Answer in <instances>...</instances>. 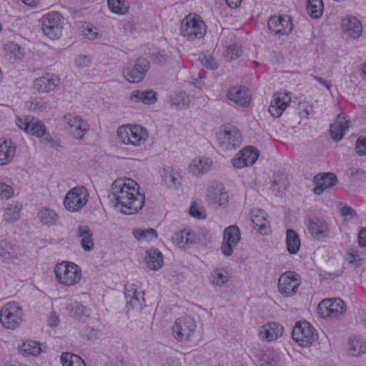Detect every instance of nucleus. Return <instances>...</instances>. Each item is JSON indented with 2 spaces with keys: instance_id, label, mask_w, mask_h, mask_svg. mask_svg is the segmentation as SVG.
<instances>
[{
  "instance_id": "obj_63",
  "label": "nucleus",
  "mask_w": 366,
  "mask_h": 366,
  "mask_svg": "<svg viewBox=\"0 0 366 366\" xmlns=\"http://www.w3.org/2000/svg\"><path fill=\"white\" fill-rule=\"evenodd\" d=\"M312 77H313L314 79H315L316 81H317L318 82L322 84L323 86H325L328 89L330 88V81H328L327 80H325L324 79H322L320 76H312Z\"/></svg>"
},
{
  "instance_id": "obj_49",
  "label": "nucleus",
  "mask_w": 366,
  "mask_h": 366,
  "mask_svg": "<svg viewBox=\"0 0 366 366\" xmlns=\"http://www.w3.org/2000/svg\"><path fill=\"white\" fill-rule=\"evenodd\" d=\"M144 299L143 297H140L139 295L132 296L129 300H127V307H131L132 310L141 311Z\"/></svg>"
},
{
  "instance_id": "obj_19",
  "label": "nucleus",
  "mask_w": 366,
  "mask_h": 366,
  "mask_svg": "<svg viewBox=\"0 0 366 366\" xmlns=\"http://www.w3.org/2000/svg\"><path fill=\"white\" fill-rule=\"evenodd\" d=\"M228 99L239 107H247L250 103V94L247 89L242 86H233L228 89Z\"/></svg>"
},
{
  "instance_id": "obj_42",
  "label": "nucleus",
  "mask_w": 366,
  "mask_h": 366,
  "mask_svg": "<svg viewBox=\"0 0 366 366\" xmlns=\"http://www.w3.org/2000/svg\"><path fill=\"white\" fill-rule=\"evenodd\" d=\"M349 352L355 357L366 352V342L361 339L350 340Z\"/></svg>"
},
{
  "instance_id": "obj_35",
  "label": "nucleus",
  "mask_w": 366,
  "mask_h": 366,
  "mask_svg": "<svg viewBox=\"0 0 366 366\" xmlns=\"http://www.w3.org/2000/svg\"><path fill=\"white\" fill-rule=\"evenodd\" d=\"M286 244L287 251L292 254H297L300 247V239L297 233L292 229L286 230Z\"/></svg>"
},
{
  "instance_id": "obj_47",
  "label": "nucleus",
  "mask_w": 366,
  "mask_h": 366,
  "mask_svg": "<svg viewBox=\"0 0 366 366\" xmlns=\"http://www.w3.org/2000/svg\"><path fill=\"white\" fill-rule=\"evenodd\" d=\"M242 47L237 44H232L227 47L225 57L229 61L237 59L242 54Z\"/></svg>"
},
{
  "instance_id": "obj_5",
  "label": "nucleus",
  "mask_w": 366,
  "mask_h": 366,
  "mask_svg": "<svg viewBox=\"0 0 366 366\" xmlns=\"http://www.w3.org/2000/svg\"><path fill=\"white\" fill-rule=\"evenodd\" d=\"M44 34L52 39H59L63 29V16L59 12H49L41 19Z\"/></svg>"
},
{
  "instance_id": "obj_34",
  "label": "nucleus",
  "mask_w": 366,
  "mask_h": 366,
  "mask_svg": "<svg viewBox=\"0 0 366 366\" xmlns=\"http://www.w3.org/2000/svg\"><path fill=\"white\" fill-rule=\"evenodd\" d=\"M163 257L157 249H151L147 251V264L152 270H158L163 265Z\"/></svg>"
},
{
  "instance_id": "obj_7",
  "label": "nucleus",
  "mask_w": 366,
  "mask_h": 366,
  "mask_svg": "<svg viewBox=\"0 0 366 366\" xmlns=\"http://www.w3.org/2000/svg\"><path fill=\"white\" fill-rule=\"evenodd\" d=\"M196 327L195 321L190 316L178 318L172 327L174 337L178 341H188L194 335Z\"/></svg>"
},
{
  "instance_id": "obj_58",
  "label": "nucleus",
  "mask_w": 366,
  "mask_h": 366,
  "mask_svg": "<svg viewBox=\"0 0 366 366\" xmlns=\"http://www.w3.org/2000/svg\"><path fill=\"white\" fill-rule=\"evenodd\" d=\"M340 214L342 216H344V217L350 216L351 217H354L357 214L356 212L352 207H348V206H345V207H342L340 209Z\"/></svg>"
},
{
  "instance_id": "obj_50",
  "label": "nucleus",
  "mask_w": 366,
  "mask_h": 366,
  "mask_svg": "<svg viewBox=\"0 0 366 366\" xmlns=\"http://www.w3.org/2000/svg\"><path fill=\"white\" fill-rule=\"evenodd\" d=\"M68 309H69L71 310V312L74 316H78V317H81V316L86 315V307L77 302L71 303L69 305Z\"/></svg>"
},
{
  "instance_id": "obj_57",
  "label": "nucleus",
  "mask_w": 366,
  "mask_h": 366,
  "mask_svg": "<svg viewBox=\"0 0 366 366\" xmlns=\"http://www.w3.org/2000/svg\"><path fill=\"white\" fill-rule=\"evenodd\" d=\"M84 35L86 36L89 39H94L97 38L98 32L97 31L96 28L89 27V26H87L84 29Z\"/></svg>"
},
{
  "instance_id": "obj_59",
  "label": "nucleus",
  "mask_w": 366,
  "mask_h": 366,
  "mask_svg": "<svg viewBox=\"0 0 366 366\" xmlns=\"http://www.w3.org/2000/svg\"><path fill=\"white\" fill-rule=\"evenodd\" d=\"M109 366H124V358L122 355H117L109 361Z\"/></svg>"
},
{
  "instance_id": "obj_4",
  "label": "nucleus",
  "mask_w": 366,
  "mask_h": 366,
  "mask_svg": "<svg viewBox=\"0 0 366 366\" xmlns=\"http://www.w3.org/2000/svg\"><path fill=\"white\" fill-rule=\"evenodd\" d=\"M117 136L124 144L140 146L146 141L147 132L140 125H122L118 128Z\"/></svg>"
},
{
  "instance_id": "obj_62",
  "label": "nucleus",
  "mask_w": 366,
  "mask_h": 366,
  "mask_svg": "<svg viewBox=\"0 0 366 366\" xmlns=\"http://www.w3.org/2000/svg\"><path fill=\"white\" fill-rule=\"evenodd\" d=\"M76 66H87L89 63V59L86 56H80L75 61Z\"/></svg>"
},
{
  "instance_id": "obj_24",
  "label": "nucleus",
  "mask_w": 366,
  "mask_h": 366,
  "mask_svg": "<svg viewBox=\"0 0 366 366\" xmlns=\"http://www.w3.org/2000/svg\"><path fill=\"white\" fill-rule=\"evenodd\" d=\"M59 84V79L56 75L47 73L34 81V87L39 92H49L54 90Z\"/></svg>"
},
{
  "instance_id": "obj_31",
  "label": "nucleus",
  "mask_w": 366,
  "mask_h": 366,
  "mask_svg": "<svg viewBox=\"0 0 366 366\" xmlns=\"http://www.w3.org/2000/svg\"><path fill=\"white\" fill-rule=\"evenodd\" d=\"M162 177L169 188H177L180 185L181 176L175 169L167 167L163 169Z\"/></svg>"
},
{
  "instance_id": "obj_39",
  "label": "nucleus",
  "mask_w": 366,
  "mask_h": 366,
  "mask_svg": "<svg viewBox=\"0 0 366 366\" xmlns=\"http://www.w3.org/2000/svg\"><path fill=\"white\" fill-rule=\"evenodd\" d=\"M19 352L24 355L37 356L41 352L40 345L35 341L24 342L19 348Z\"/></svg>"
},
{
  "instance_id": "obj_44",
  "label": "nucleus",
  "mask_w": 366,
  "mask_h": 366,
  "mask_svg": "<svg viewBox=\"0 0 366 366\" xmlns=\"http://www.w3.org/2000/svg\"><path fill=\"white\" fill-rule=\"evenodd\" d=\"M21 207L17 204H10L5 210L4 219L6 222H14L16 221L20 215Z\"/></svg>"
},
{
  "instance_id": "obj_41",
  "label": "nucleus",
  "mask_w": 366,
  "mask_h": 366,
  "mask_svg": "<svg viewBox=\"0 0 366 366\" xmlns=\"http://www.w3.org/2000/svg\"><path fill=\"white\" fill-rule=\"evenodd\" d=\"M307 11L312 18H320L323 11V3L322 0H307Z\"/></svg>"
},
{
  "instance_id": "obj_61",
  "label": "nucleus",
  "mask_w": 366,
  "mask_h": 366,
  "mask_svg": "<svg viewBox=\"0 0 366 366\" xmlns=\"http://www.w3.org/2000/svg\"><path fill=\"white\" fill-rule=\"evenodd\" d=\"M125 297L127 300H129L132 296L134 295H140V292H137L136 288H133V286L131 287V289H129L127 286L124 292Z\"/></svg>"
},
{
  "instance_id": "obj_22",
  "label": "nucleus",
  "mask_w": 366,
  "mask_h": 366,
  "mask_svg": "<svg viewBox=\"0 0 366 366\" xmlns=\"http://www.w3.org/2000/svg\"><path fill=\"white\" fill-rule=\"evenodd\" d=\"M229 196L221 187H211L207 189L206 200L214 207H224L228 202Z\"/></svg>"
},
{
  "instance_id": "obj_54",
  "label": "nucleus",
  "mask_w": 366,
  "mask_h": 366,
  "mask_svg": "<svg viewBox=\"0 0 366 366\" xmlns=\"http://www.w3.org/2000/svg\"><path fill=\"white\" fill-rule=\"evenodd\" d=\"M365 138H359L355 144V150L359 155H366V142Z\"/></svg>"
},
{
  "instance_id": "obj_64",
  "label": "nucleus",
  "mask_w": 366,
  "mask_h": 366,
  "mask_svg": "<svg viewBox=\"0 0 366 366\" xmlns=\"http://www.w3.org/2000/svg\"><path fill=\"white\" fill-rule=\"evenodd\" d=\"M59 323V319L56 315H51L48 320V324L50 327H56Z\"/></svg>"
},
{
  "instance_id": "obj_8",
  "label": "nucleus",
  "mask_w": 366,
  "mask_h": 366,
  "mask_svg": "<svg viewBox=\"0 0 366 366\" xmlns=\"http://www.w3.org/2000/svg\"><path fill=\"white\" fill-rule=\"evenodd\" d=\"M345 310V303L340 298L323 300L317 306V312L322 318L338 317Z\"/></svg>"
},
{
  "instance_id": "obj_9",
  "label": "nucleus",
  "mask_w": 366,
  "mask_h": 366,
  "mask_svg": "<svg viewBox=\"0 0 366 366\" xmlns=\"http://www.w3.org/2000/svg\"><path fill=\"white\" fill-rule=\"evenodd\" d=\"M292 337L302 347L310 346L315 340L312 326L305 320L296 322Z\"/></svg>"
},
{
  "instance_id": "obj_38",
  "label": "nucleus",
  "mask_w": 366,
  "mask_h": 366,
  "mask_svg": "<svg viewBox=\"0 0 366 366\" xmlns=\"http://www.w3.org/2000/svg\"><path fill=\"white\" fill-rule=\"evenodd\" d=\"M60 359L63 366H86L79 356L71 352L62 353Z\"/></svg>"
},
{
  "instance_id": "obj_53",
  "label": "nucleus",
  "mask_w": 366,
  "mask_h": 366,
  "mask_svg": "<svg viewBox=\"0 0 366 366\" xmlns=\"http://www.w3.org/2000/svg\"><path fill=\"white\" fill-rule=\"evenodd\" d=\"M189 213L192 217L198 219H204L206 217L204 209L196 204H192L190 207Z\"/></svg>"
},
{
  "instance_id": "obj_52",
  "label": "nucleus",
  "mask_w": 366,
  "mask_h": 366,
  "mask_svg": "<svg viewBox=\"0 0 366 366\" xmlns=\"http://www.w3.org/2000/svg\"><path fill=\"white\" fill-rule=\"evenodd\" d=\"M43 142L50 147H60V139L56 136L47 134L43 139Z\"/></svg>"
},
{
  "instance_id": "obj_1",
  "label": "nucleus",
  "mask_w": 366,
  "mask_h": 366,
  "mask_svg": "<svg viewBox=\"0 0 366 366\" xmlns=\"http://www.w3.org/2000/svg\"><path fill=\"white\" fill-rule=\"evenodd\" d=\"M137 185L131 179H119L112 183L109 198L122 214H136L142 208L145 197Z\"/></svg>"
},
{
  "instance_id": "obj_32",
  "label": "nucleus",
  "mask_w": 366,
  "mask_h": 366,
  "mask_svg": "<svg viewBox=\"0 0 366 366\" xmlns=\"http://www.w3.org/2000/svg\"><path fill=\"white\" fill-rule=\"evenodd\" d=\"M265 212L262 209L252 210L251 221L254 227L262 234H266V227L268 224L265 217Z\"/></svg>"
},
{
  "instance_id": "obj_55",
  "label": "nucleus",
  "mask_w": 366,
  "mask_h": 366,
  "mask_svg": "<svg viewBox=\"0 0 366 366\" xmlns=\"http://www.w3.org/2000/svg\"><path fill=\"white\" fill-rule=\"evenodd\" d=\"M202 63L203 66L209 69H215L217 68V64L211 56H204Z\"/></svg>"
},
{
  "instance_id": "obj_43",
  "label": "nucleus",
  "mask_w": 366,
  "mask_h": 366,
  "mask_svg": "<svg viewBox=\"0 0 366 366\" xmlns=\"http://www.w3.org/2000/svg\"><path fill=\"white\" fill-rule=\"evenodd\" d=\"M108 6L113 13L125 14L129 9V4L125 0H107Z\"/></svg>"
},
{
  "instance_id": "obj_14",
  "label": "nucleus",
  "mask_w": 366,
  "mask_h": 366,
  "mask_svg": "<svg viewBox=\"0 0 366 366\" xmlns=\"http://www.w3.org/2000/svg\"><path fill=\"white\" fill-rule=\"evenodd\" d=\"M300 285L299 274L295 272L288 271L283 273L279 278L278 289L282 294L290 296L296 293Z\"/></svg>"
},
{
  "instance_id": "obj_17",
  "label": "nucleus",
  "mask_w": 366,
  "mask_h": 366,
  "mask_svg": "<svg viewBox=\"0 0 366 366\" xmlns=\"http://www.w3.org/2000/svg\"><path fill=\"white\" fill-rule=\"evenodd\" d=\"M16 125L26 133L36 136L43 137L46 134V127L38 119H30L29 117L18 118Z\"/></svg>"
},
{
  "instance_id": "obj_33",
  "label": "nucleus",
  "mask_w": 366,
  "mask_h": 366,
  "mask_svg": "<svg viewBox=\"0 0 366 366\" xmlns=\"http://www.w3.org/2000/svg\"><path fill=\"white\" fill-rule=\"evenodd\" d=\"M280 360L278 354L272 349L268 348L261 352L257 363L259 366H273Z\"/></svg>"
},
{
  "instance_id": "obj_21",
  "label": "nucleus",
  "mask_w": 366,
  "mask_h": 366,
  "mask_svg": "<svg viewBox=\"0 0 366 366\" xmlns=\"http://www.w3.org/2000/svg\"><path fill=\"white\" fill-rule=\"evenodd\" d=\"M313 182L315 187L313 192L315 194H321L325 189L331 188L337 184V178L333 173H326L322 175L318 174L315 177Z\"/></svg>"
},
{
  "instance_id": "obj_27",
  "label": "nucleus",
  "mask_w": 366,
  "mask_h": 366,
  "mask_svg": "<svg viewBox=\"0 0 366 366\" xmlns=\"http://www.w3.org/2000/svg\"><path fill=\"white\" fill-rule=\"evenodd\" d=\"M16 147L11 139H0V166L6 165L13 159Z\"/></svg>"
},
{
  "instance_id": "obj_37",
  "label": "nucleus",
  "mask_w": 366,
  "mask_h": 366,
  "mask_svg": "<svg viewBox=\"0 0 366 366\" xmlns=\"http://www.w3.org/2000/svg\"><path fill=\"white\" fill-rule=\"evenodd\" d=\"M132 234L135 239L138 241L149 242L157 237V232L153 228L149 229H135L133 230Z\"/></svg>"
},
{
  "instance_id": "obj_11",
  "label": "nucleus",
  "mask_w": 366,
  "mask_h": 366,
  "mask_svg": "<svg viewBox=\"0 0 366 366\" xmlns=\"http://www.w3.org/2000/svg\"><path fill=\"white\" fill-rule=\"evenodd\" d=\"M149 69V63L148 61L138 59L135 63H130L129 66L123 70V74L128 81L131 83H138L144 79Z\"/></svg>"
},
{
  "instance_id": "obj_26",
  "label": "nucleus",
  "mask_w": 366,
  "mask_h": 366,
  "mask_svg": "<svg viewBox=\"0 0 366 366\" xmlns=\"http://www.w3.org/2000/svg\"><path fill=\"white\" fill-rule=\"evenodd\" d=\"M349 128V120L345 116L338 115L335 122L330 125V133L332 139L339 142L342 139L345 132Z\"/></svg>"
},
{
  "instance_id": "obj_3",
  "label": "nucleus",
  "mask_w": 366,
  "mask_h": 366,
  "mask_svg": "<svg viewBox=\"0 0 366 366\" xmlns=\"http://www.w3.org/2000/svg\"><path fill=\"white\" fill-rule=\"evenodd\" d=\"M56 279L59 283L64 285H74L79 282L81 270L79 267L70 262H62L54 268Z\"/></svg>"
},
{
  "instance_id": "obj_29",
  "label": "nucleus",
  "mask_w": 366,
  "mask_h": 366,
  "mask_svg": "<svg viewBox=\"0 0 366 366\" xmlns=\"http://www.w3.org/2000/svg\"><path fill=\"white\" fill-rule=\"evenodd\" d=\"M344 32L352 39L358 38L362 33L360 21L355 17H348L342 21Z\"/></svg>"
},
{
  "instance_id": "obj_36",
  "label": "nucleus",
  "mask_w": 366,
  "mask_h": 366,
  "mask_svg": "<svg viewBox=\"0 0 366 366\" xmlns=\"http://www.w3.org/2000/svg\"><path fill=\"white\" fill-rule=\"evenodd\" d=\"M173 242L180 248H185L193 242L190 232L187 230H181L172 236Z\"/></svg>"
},
{
  "instance_id": "obj_15",
  "label": "nucleus",
  "mask_w": 366,
  "mask_h": 366,
  "mask_svg": "<svg viewBox=\"0 0 366 366\" xmlns=\"http://www.w3.org/2000/svg\"><path fill=\"white\" fill-rule=\"evenodd\" d=\"M259 157V151L252 146H247L241 149L232 159L234 167L242 169L255 163Z\"/></svg>"
},
{
  "instance_id": "obj_45",
  "label": "nucleus",
  "mask_w": 366,
  "mask_h": 366,
  "mask_svg": "<svg viewBox=\"0 0 366 366\" xmlns=\"http://www.w3.org/2000/svg\"><path fill=\"white\" fill-rule=\"evenodd\" d=\"M171 104L177 109L184 108L187 105V98L185 92H179L171 99Z\"/></svg>"
},
{
  "instance_id": "obj_13",
  "label": "nucleus",
  "mask_w": 366,
  "mask_h": 366,
  "mask_svg": "<svg viewBox=\"0 0 366 366\" xmlns=\"http://www.w3.org/2000/svg\"><path fill=\"white\" fill-rule=\"evenodd\" d=\"M217 141L222 148L227 150H232L240 145L242 136L237 128L227 127L220 131Z\"/></svg>"
},
{
  "instance_id": "obj_25",
  "label": "nucleus",
  "mask_w": 366,
  "mask_h": 366,
  "mask_svg": "<svg viewBox=\"0 0 366 366\" xmlns=\"http://www.w3.org/2000/svg\"><path fill=\"white\" fill-rule=\"evenodd\" d=\"M76 237L80 238V244L86 252L92 251L94 247L93 232L87 225H79L76 228Z\"/></svg>"
},
{
  "instance_id": "obj_28",
  "label": "nucleus",
  "mask_w": 366,
  "mask_h": 366,
  "mask_svg": "<svg viewBox=\"0 0 366 366\" xmlns=\"http://www.w3.org/2000/svg\"><path fill=\"white\" fill-rule=\"evenodd\" d=\"M129 99L135 103L142 102L145 104H153L157 101V93L152 89H137L131 93Z\"/></svg>"
},
{
  "instance_id": "obj_18",
  "label": "nucleus",
  "mask_w": 366,
  "mask_h": 366,
  "mask_svg": "<svg viewBox=\"0 0 366 366\" xmlns=\"http://www.w3.org/2000/svg\"><path fill=\"white\" fill-rule=\"evenodd\" d=\"M65 122L76 139H81L88 129L87 124L79 116L67 114L64 116Z\"/></svg>"
},
{
  "instance_id": "obj_56",
  "label": "nucleus",
  "mask_w": 366,
  "mask_h": 366,
  "mask_svg": "<svg viewBox=\"0 0 366 366\" xmlns=\"http://www.w3.org/2000/svg\"><path fill=\"white\" fill-rule=\"evenodd\" d=\"M1 189H0L1 198H2V199L10 198L13 194L12 188L6 184H3V185H1Z\"/></svg>"
},
{
  "instance_id": "obj_46",
  "label": "nucleus",
  "mask_w": 366,
  "mask_h": 366,
  "mask_svg": "<svg viewBox=\"0 0 366 366\" xmlns=\"http://www.w3.org/2000/svg\"><path fill=\"white\" fill-rule=\"evenodd\" d=\"M274 104H278L282 107L289 106L291 102V97L287 92H277L273 95L272 100Z\"/></svg>"
},
{
  "instance_id": "obj_40",
  "label": "nucleus",
  "mask_w": 366,
  "mask_h": 366,
  "mask_svg": "<svg viewBox=\"0 0 366 366\" xmlns=\"http://www.w3.org/2000/svg\"><path fill=\"white\" fill-rule=\"evenodd\" d=\"M39 217L44 224H55L58 219L56 213L49 208H42L39 212Z\"/></svg>"
},
{
  "instance_id": "obj_48",
  "label": "nucleus",
  "mask_w": 366,
  "mask_h": 366,
  "mask_svg": "<svg viewBox=\"0 0 366 366\" xmlns=\"http://www.w3.org/2000/svg\"><path fill=\"white\" fill-rule=\"evenodd\" d=\"M228 281L227 275L222 270H214L212 274L210 282L217 285H222Z\"/></svg>"
},
{
  "instance_id": "obj_30",
  "label": "nucleus",
  "mask_w": 366,
  "mask_h": 366,
  "mask_svg": "<svg viewBox=\"0 0 366 366\" xmlns=\"http://www.w3.org/2000/svg\"><path fill=\"white\" fill-rule=\"evenodd\" d=\"M212 163V159L208 157L196 158L193 159L192 163L189 164V169L194 175L199 176L207 172L209 169Z\"/></svg>"
},
{
  "instance_id": "obj_23",
  "label": "nucleus",
  "mask_w": 366,
  "mask_h": 366,
  "mask_svg": "<svg viewBox=\"0 0 366 366\" xmlns=\"http://www.w3.org/2000/svg\"><path fill=\"white\" fill-rule=\"evenodd\" d=\"M310 234L315 239L329 237V229L326 222L317 217L308 219L307 224Z\"/></svg>"
},
{
  "instance_id": "obj_16",
  "label": "nucleus",
  "mask_w": 366,
  "mask_h": 366,
  "mask_svg": "<svg viewBox=\"0 0 366 366\" xmlns=\"http://www.w3.org/2000/svg\"><path fill=\"white\" fill-rule=\"evenodd\" d=\"M268 28L275 34L287 35L292 30V18L289 15H274L267 22Z\"/></svg>"
},
{
  "instance_id": "obj_6",
  "label": "nucleus",
  "mask_w": 366,
  "mask_h": 366,
  "mask_svg": "<svg viewBox=\"0 0 366 366\" xmlns=\"http://www.w3.org/2000/svg\"><path fill=\"white\" fill-rule=\"evenodd\" d=\"M21 312L15 302L4 305L0 312V321L2 325L9 330L16 329L21 322Z\"/></svg>"
},
{
  "instance_id": "obj_60",
  "label": "nucleus",
  "mask_w": 366,
  "mask_h": 366,
  "mask_svg": "<svg viewBox=\"0 0 366 366\" xmlns=\"http://www.w3.org/2000/svg\"><path fill=\"white\" fill-rule=\"evenodd\" d=\"M358 242L361 247H366V228L362 229L358 234Z\"/></svg>"
},
{
  "instance_id": "obj_10",
  "label": "nucleus",
  "mask_w": 366,
  "mask_h": 366,
  "mask_svg": "<svg viewBox=\"0 0 366 366\" xmlns=\"http://www.w3.org/2000/svg\"><path fill=\"white\" fill-rule=\"evenodd\" d=\"M86 189L84 187H76L69 190L64 200L66 209L75 212L83 207L87 202Z\"/></svg>"
},
{
  "instance_id": "obj_20",
  "label": "nucleus",
  "mask_w": 366,
  "mask_h": 366,
  "mask_svg": "<svg viewBox=\"0 0 366 366\" xmlns=\"http://www.w3.org/2000/svg\"><path fill=\"white\" fill-rule=\"evenodd\" d=\"M284 328L281 325L271 322L259 328V337L262 340L272 342L281 337Z\"/></svg>"
},
{
  "instance_id": "obj_51",
  "label": "nucleus",
  "mask_w": 366,
  "mask_h": 366,
  "mask_svg": "<svg viewBox=\"0 0 366 366\" xmlns=\"http://www.w3.org/2000/svg\"><path fill=\"white\" fill-rule=\"evenodd\" d=\"M287 107L288 106L282 107V105L280 106L278 104H274V102L271 101L268 111L273 117L277 118L281 116Z\"/></svg>"
},
{
  "instance_id": "obj_12",
  "label": "nucleus",
  "mask_w": 366,
  "mask_h": 366,
  "mask_svg": "<svg viewBox=\"0 0 366 366\" xmlns=\"http://www.w3.org/2000/svg\"><path fill=\"white\" fill-rule=\"evenodd\" d=\"M240 238V230L237 226L231 225L226 227L223 232V240L220 248L222 254L226 257H230Z\"/></svg>"
},
{
  "instance_id": "obj_2",
  "label": "nucleus",
  "mask_w": 366,
  "mask_h": 366,
  "mask_svg": "<svg viewBox=\"0 0 366 366\" xmlns=\"http://www.w3.org/2000/svg\"><path fill=\"white\" fill-rule=\"evenodd\" d=\"M207 30L204 22L198 15L189 14L181 22V34L189 41L202 38Z\"/></svg>"
}]
</instances>
